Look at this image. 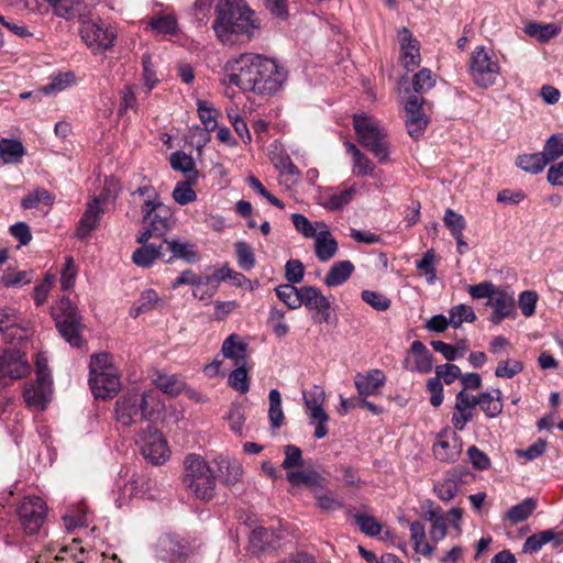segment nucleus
I'll use <instances>...</instances> for the list:
<instances>
[{"instance_id":"nucleus-1","label":"nucleus","mask_w":563,"mask_h":563,"mask_svg":"<svg viewBox=\"0 0 563 563\" xmlns=\"http://www.w3.org/2000/svg\"><path fill=\"white\" fill-rule=\"evenodd\" d=\"M287 79V70L274 59L255 53H242L227 60L224 80L244 92L273 96Z\"/></svg>"},{"instance_id":"nucleus-2","label":"nucleus","mask_w":563,"mask_h":563,"mask_svg":"<svg viewBox=\"0 0 563 563\" xmlns=\"http://www.w3.org/2000/svg\"><path fill=\"white\" fill-rule=\"evenodd\" d=\"M254 14L244 0H219L212 27L222 43H230L233 34L250 35L260 27Z\"/></svg>"},{"instance_id":"nucleus-3","label":"nucleus","mask_w":563,"mask_h":563,"mask_svg":"<svg viewBox=\"0 0 563 563\" xmlns=\"http://www.w3.org/2000/svg\"><path fill=\"white\" fill-rule=\"evenodd\" d=\"M163 408L159 395L154 390L144 391L141 396L129 394L117 400L115 419L123 427H130L143 420H152Z\"/></svg>"},{"instance_id":"nucleus-4","label":"nucleus","mask_w":563,"mask_h":563,"mask_svg":"<svg viewBox=\"0 0 563 563\" xmlns=\"http://www.w3.org/2000/svg\"><path fill=\"white\" fill-rule=\"evenodd\" d=\"M184 487L200 500H210L216 495V476L207 461L190 453L184 460Z\"/></svg>"},{"instance_id":"nucleus-5","label":"nucleus","mask_w":563,"mask_h":563,"mask_svg":"<svg viewBox=\"0 0 563 563\" xmlns=\"http://www.w3.org/2000/svg\"><path fill=\"white\" fill-rule=\"evenodd\" d=\"M353 125L362 146L372 152L378 162L386 163L390 154L389 142L379 122L368 115L355 114Z\"/></svg>"},{"instance_id":"nucleus-6","label":"nucleus","mask_w":563,"mask_h":563,"mask_svg":"<svg viewBox=\"0 0 563 563\" xmlns=\"http://www.w3.org/2000/svg\"><path fill=\"white\" fill-rule=\"evenodd\" d=\"M89 383L96 398H111L120 387L117 368L108 353L91 356Z\"/></svg>"},{"instance_id":"nucleus-7","label":"nucleus","mask_w":563,"mask_h":563,"mask_svg":"<svg viewBox=\"0 0 563 563\" xmlns=\"http://www.w3.org/2000/svg\"><path fill=\"white\" fill-rule=\"evenodd\" d=\"M278 298L290 309H296L301 305L310 309L318 310L323 316V320L329 318V301L321 292L312 286L296 287V284H279L275 289Z\"/></svg>"},{"instance_id":"nucleus-8","label":"nucleus","mask_w":563,"mask_h":563,"mask_svg":"<svg viewBox=\"0 0 563 563\" xmlns=\"http://www.w3.org/2000/svg\"><path fill=\"white\" fill-rule=\"evenodd\" d=\"M79 22L80 37L92 54H102L112 48L117 38L114 27L106 24L100 19L93 20L89 15Z\"/></svg>"},{"instance_id":"nucleus-9","label":"nucleus","mask_w":563,"mask_h":563,"mask_svg":"<svg viewBox=\"0 0 563 563\" xmlns=\"http://www.w3.org/2000/svg\"><path fill=\"white\" fill-rule=\"evenodd\" d=\"M53 317L60 335L71 345L79 347L82 344V324L76 307L69 299L62 298L52 307Z\"/></svg>"},{"instance_id":"nucleus-10","label":"nucleus","mask_w":563,"mask_h":563,"mask_svg":"<svg viewBox=\"0 0 563 563\" xmlns=\"http://www.w3.org/2000/svg\"><path fill=\"white\" fill-rule=\"evenodd\" d=\"M468 73L475 85L486 89L496 84L500 65L484 46H477L472 52Z\"/></svg>"},{"instance_id":"nucleus-11","label":"nucleus","mask_w":563,"mask_h":563,"mask_svg":"<svg viewBox=\"0 0 563 563\" xmlns=\"http://www.w3.org/2000/svg\"><path fill=\"white\" fill-rule=\"evenodd\" d=\"M143 230L139 233L137 243L144 244L151 238H163L169 228L170 210L159 200L148 207H141Z\"/></svg>"},{"instance_id":"nucleus-12","label":"nucleus","mask_w":563,"mask_h":563,"mask_svg":"<svg viewBox=\"0 0 563 563\" xmlns=\"http://www.w3.org/2000/svg\"><path fill=\"white\" fill-rule=\"evenodd\" d=\"M184 251V244L163 239L158 245L145 242L143 246L134 251L132 260L137 266L146 267L156 258L169 262L173 257L183 256Z\"/></svg>"},{"instance_id":"nucleus-13","label":"nucleus","mask_w":563,"mask_h":563,"mask_svg":"<svg viewBox=\"0 0 563 563\" xmlns=\"http://www.w3.org/2000/svg\"><path fill=\"white\" fill-rule=\"evenodd\" d=\"M26 354L16 349L0 352V386L5 387L30 374Z\"/></svg>"},{"instance_id":"nucleus-14","label":"nucleus","mask_w":563,"mask_h":563,"mask_svg":"<svg viewBox=\"0 0 563 563\" xmlns=\"http://www.w3.org/2000/svg\"><path fill=\"white\" fill-rule=\"evenodd\" d=\"M47 507L40 497H25L19 505L18 516L25 534L33 536L40 531L45 518Z\"/></svg>"},{"instance_id":"nucleus-15","label":"nucleus","mask_w":563,"mask_h":563,"mask_svg":"<svg viewBox=\"0 0 563 563\" xmlns=\"http://www.w3.org/2000/svg\"><path fill=\"white\" fill-rule=\"evenodd\" d=\"M140 446L145 460L155 465L164 464L170 456L167 441L162 432L152 424L140 435Z\"/></svg>"},{"instance_id":"nucleus-16","label":"nucleus","mask_w":563,"mask_h":563,"mask_svg":"<svg viewBox=\"0 0 563 563\" xmlns=\"http://www.w3.org/2000/svg\"><path fill=\"white\" fill-rule=\"evenodd\" d=\"M325 393L319 386H313L310 390L303 391V401L309 410L310 418L317 421L314 438L322 439L328 434L327 422L329 416L323 409Z\"/></svg>"},{"instance_id":"nucleus-17","label":"nucleus","mask_w":563,"mask_h":563,"mask_svg":"<svg viewBox=\"0 0 563 563\" xmlns=\"http://www.w3.org/2000/svg\"><path fill=\"white\" fill-rule=\"evenodd\" d=\"M155 551L159 559L170 563H184L191 553L188 543L184 539L172 534L161 537Z\"/></svg>"},{"instance_id":"nucleus-18","label":"nucleus","mask_w":563,"mask_h":563,"mask_svg":"<svg viewBox=\"0 0 563 563\" xmlns=\"http://www.w3.org/2000/svg\"><path fill=\"white\" fill-rule=\"evenodd\" d=\"M423 101L421 97L410 96L405 103V124L408 134L413 139L423 134L429 122L422 109Z\"/></svg>"},{"instance_id":"nucleus-19","label":"nucleus","mask_w":563,"mask_h":563,"mask_svg":"<svg viewBox=\"0 0 563 563\" xmlns=\"http://www.w3.org/2000/svg\"><path fill=\"white\" fill-rule=\"evenodd\" d=\"M432 450L437 460L454 463L462 452V439L456 433L449 434L448 430H443L437 435Z\"/></svg>"},{"instance_id":"nucleus-20","label":"nucleus","mask_w":563,"mask_h":563,"mask_svg":"<svg viewBox=\"0 0 563 563\" xmlns=\"http://www.w3.org/2000/svg\"><path fill=\"white\" fill-rule=\"evenodd\" d=\"M56 15L66 20L78 19L79 21L90 15L91 10L99 0H47Z\"/></svg>"},{"instance_id":"nucleus-21","label":"nucleus","mask_w":563,"mask_h":563,"mask_svg":"<svg viewBox=\"0 0 563 563\" xmlns=\"http://www.w3.org/2000/svg\"><path fill=\"white\" fill-rule=\"evenodd\" d=\"M477 401L475 396L465 390L456 394L455 405L452 412L451 423L455 430L462 431L474 418Z\"/></svg>"},{"instance_id":"nucleus-22","label":"nucleus","mask_w":563,"mask_h":563,"mask_svg":"<svg viewBox=\"0 0 563 563\" xmlns=\"http://www.w3.org/2000/svg\"><path fill=\"white\" fill-rule=\"evenodd\" d=\"M0 332L8 342L22 341L27 336L29 323L13 309H7L0 314Z\"/></svg>"},{"instance_id":"nucleus-23","label":"nucleus","mask_w":563,"mask_h":563,"mask_svg":"<svg viewBox=\"0 0 563 563\" xmlns=\"http://www.w3.org/2000/svg\"><path fill=\"white\" fill-rule=\"evenodd\" d=\"M53 382H30L23 390V398L29 408L43 411L53 394Z\"/></svg>"},{"instance_id":"nucleus-24","label":"nucleus","mask_w":563,"mask_h":563,"mask_svg":"<svg viewBox=\"0 0 563 563\" xmlns=\"http://www.w3.org/2000/svg\"><path fill=\"white\" fill-rule=\"evenodd\" d=\"M486 306L493 308L492 322L499 324L504 319L510 317L515 309V300L511 294L496 287L489 295Z\"/></svg>"},{"instance_id":"nucleus-25","label":"nucleus","mask_w":563,"mask_h":563,"mask_svg":"<svg viewBox=\"0 0 563 563\" xmlns=\"http://www.w3.org/2000/svg\"><path fill=\"white\" fill-rule=\"evenodd\" d=\"M398 41L400 44L401 62L404 67L408 70H413L421 62L417 41L407 27H402L398 31Z\"/></svg>"},{"instance_id":"nucleus-26","label":"nucleus","mask_w":563,"mask_h":563,"mask_svg":"<svg viewBox=\"0 0 563 563\" xmlns=\"http://www.w3.org/2000/svg\"><path fill=\"white\" fill-rule=\"evenodd\" d=\"M385 382V374L380 369H371L365 374L357 373L354 378V385L360 397L379 394Z\"/></svg>"},{"instance_id":"nucleus-27","label":"nucleus","mask_w":563,"mask_h":563,"mask_svg":"<svg viewBox=\"0 0 563 563\" xmlns=\"http://www.w3.org/2000/svg\"><path fill=\"white\" fill-rule=\"evenodd\" d=\"M405 367L411 372L427 374L432 369V354L421 341H413Z\"/></svg>"},{"instance_id":"nucleus-28","label":"nucleus","mask_w":563,"mask_h":563,"mask_svg":"<svg viewBox=\"0 0 563 563\" xmlns=\"http://www.w3.org/2000/svg\"><path fill=\"white\" fill-rule=\"evenodd\" d=\"M280 534L272 528L256 527L250 534V545L253 552H266L279 547Z\"/></svg>"},{"instance_id":"nucleus-29","label":"nucleus","mask_w":563,"mask_h":563,"mask_svg":"<svg viewBox=\"0 0 563 563\" xmlns=\"http://www.w3.org/2000/svg\"><path fill=\"white\" fill-rule=\"evenodd\" d=\"M102 213L103 210L100 207V200L93 198L88 203L87 209L77 224L76 235L81 240L88 238L90 233L97 229Z\"/></svg>"},{"instance_id":"nucleus-30","label":"nucleus","mask_w":563,"mask_h":563,"mask_svg":"<svg viewBox=\"0 0 563 563\" xmlns=\"http://www.w3.org/2000/svg\"><path fill=\"white\" fill-rule=\"evenodd\" d=\"M317 227L320 228V231L314 236V251L317 257L320 261L325 262L335 255L338 251V243L324 222L317 221Z\"/></svg>"},{"instance_id":"nucleus-31","label":"nucleus","mask_w":563,"mask_h":563,"mask_svg":"<svg viewBox=\"0 0 563 563\" xmlns=\"http://www.w3.org/2000/svg\"><path fill=\"white\" fill-rule=\"evenodd\" d=\"M477 406L481 407L482 411L489 419L496 418L503 412L501 390L496 388L492 391L481 393L475 396Z\"/></svg>"},{"instance_id":"nucleus-32","label":"nucleus","mask_w":563,"mask_h":563,"mask_svg":"<svg viewBox=\"0 0 563 563\" xmlns=\"http://www.w3.org/2000/svg\"><path fill=\"white\" fill-rule=\"evenodd\" d=\"M538 507V500L533 497H528L521 503L511 506L503 516L504 521L511 525H517L526 521L532 516Z\"/></svg>"},{"instance_id":"nucleus-33","label":"nucleus","mask_w":563,"mask_h":563,"mask_svg":"<svg viewBox=\"0 0 563 563\" xmlns=\"http://www.w3.org/2000/svg\"><path fill=\"white\" fill-rule=\"evenodd\" d=\"M25 155V148L21 141L2 139L0 141V158L4 164H16Z\"/></svg>"},{"instance_id":"nucleus-34","label":"nucleus","mask_w":563,"mask_h":563,"mask_svg":"<svg viewBox=\"0 0 563 563\" xmlns=\"http://www.w3.org/2000/svg\"><path fill=\"white\" fill-rule=\"evenodd\" d=\"M218 466L222 483L227 486H233L241 481L243 467L238 461L220 459Z\"/></svg>"},{"instance_id":"nucleus-35","label":"nucleus","mask_w":563,"mask_h":563,"mask_svg":"<svg viewBox=\"0 0 563 563\" xmlns=\"http://www.w3.org/2000/svg\"><path fill=\"white\" fill-rule=\"evenodd\" d=\"M155 386L169 396H176L185 388V383L175 374L157 373L153 378Z\"/></svg>"},{"instance_id":"nucleus-36","label":"nucleus","mask_w":563,"mask_h":563,"mask_svg":"<svg viewBox=\"0 0 563 563\" xmlns=\"http://www.w3.org/2000/svg\"><path fill=\"white\" fill-rule=\"evenodd\" d=\"M287 481L292 485L322 486L325 481L313 470L289 471L286 474Z\"/></svg>"},{"instance_id":"nucleus-37","label":"nucleus","mask_w":563,"mask_h":563,"mask_svg":"<svg viewBox=\"0 0 563 563\" xmlns=\"http://www.w3.org/2000/svg\"><path fill=\"white\" fill-rule=\"evenodd\" d=\"M516 165L527 173L539 174L548 165V162L540 152L519 155L516 159Z\"/></svg>"},{"instance_id":"nucleus-38","label":"nucleus","mask_w":563,"mask_h":563,"mask_svg":"<svg viewBox=\"0 0 563 563\" xmlns=\"http://www.w3.org/2000/svg\"><path fill=\"white\" fill-rule=\"evenodd\" d=\"M410 528V537L413 541V548L416 552L421 553L424 556H431L434 548L429 543L424 542L426 539V529L424 526L420 521H413L409 526Z\"/></svg>"},{"instance_id":"nucleus-39","label":"nucleus","mask_w":563,"mask_h":563,"mask_svg":"<svg viewBox=\"0 0 563 563\" xmlns=\"http://www.w3.org/2000/svg\"><path fill=\"white\" fill-rule=\"evenodd\" d=\"M246 346L244 343L236 341V335L231 334L222 344V353L225 357L234 361L235 364L245 363Z\"/></svg>"},{"instance_id":"nucleus-40","label":"nucleus","mask_w":563,"mask_h":563,"mask_svg":"<svg viewBox=\"0 0 563 563\" xmlns=\"http://www.w3.org/2000/svg\"><path fill=\"white\" fill-rule=\"evenodd\" d=\"M346 512L349 516L354 517L355 523L364 534L368 537H376L382 532L383 526L374 516L353 514L352 509H347Z\"/></svg>"},{"instance_id":"nucleus-41","label":"nucleus","mask_w":563,"mask_h":563,"mask_svg":"<svg viewBox=\"0 0 563 563\" xmlns=\"http://www.w3.org/2000/svg\"><path fill=\"white\" fill-rule=\"evenodd\" d=\"M555 532L552 530H543L528 537L522 545L523 553H536L542 549L544 544L554 540Z\"/></svg>"},{"instance_id":"nucleus-42","label":"nucleus","mask_w":563,"mask_h":563,"mask_svg":"<svg viewBox=\"0 0 563 563\" xmlns=\"http://www.w3.org/2000/svg\"><path fill=\"white\" fill-rule=\"evenodd\" d=\"M561 29L553 23L540 24V23H530L526 33L532 37L541 42H547L550 38L554 37L560 33Z\"/></svg>"},{"instance_id":"nucleus-43","label":"nucleus","mask_w":563,"mask_h":563,"mask_svg":"<svg viewBox=\"0 0 563 563\" xmlns=\"http://www.w3.org/2000/svg\"><path fill=\"white\" fill-rule=\"evenodd\" d=\"M53 200L54 197L48 190L44 188H36L23 197L21 206L23 209H34L37 208L40 203L48 206Z\"/></svg>"},{"instance_id":"nucleus-44","label":"nucleus","mask_w":563,"mask_h":563,"mask_svg":"<svg viewBox=\"0 0 563 563\" xmlns=\"http://www.w3.org/2000/svg\"><path fill=\"white\" fill-rule=\"evenodd\" d=\"M269 409L268 416L273 428H279L284 421V412L282 409V396L277 389H272L268 395Z\"/></svg>"},{"instance_id":"nucleus-45","label":"nucleus","mask_w":563,"mask_h":563,"mask_svg":"<svg viewBox=\"0 0 563 563\" xmlns=\"http://www.w3.org/2000/svg\"><path fill=\"white\" fill-rule=\"evenodd\" d=\"M354 271V265L350 261H340L332 265L323 282H345Z\"/></svg>"},{"instance_id":"nucleus-46","label":"nucleus","mask_w":563,"mask_h":563,"mask_svg":"<svg viewBox=\"0 0 563 563\" xmlns=\"http://www.w3.org/2000/svg\"><path fill=\"white\" fill-rule=\"evenodd\" d=\"M450 325L457 329L463 322H474L476 314L472 307L457 305L450 310Z\"/></svg>"},{"instance_id":"nucleus-47","label":"nucleus","mask_w":563,"mask_h":563,"mask_svg":"<svg viewBox=\"0 0 563 563\" xmlns=\"http://www.w3.org/2000/svg\"><path fill=\"white\" fill-rule=\"evenodd\" d=\"M548 164L563 155V133L552 134L541 152Z\"/></svg>"},{"instance_id":"nucleus-48","label":"nucleus","mask_w":563,"mask_h":563,"mask_svg":"<svg viewBox=\"0 0 563 563\" xmlns=\"http://www.w3.org/2000/svg\"><path fill=\"white\" fill-rule=\"evenodd\" d=\"M235 366L236 368L229 375V385L233 389L245 394L250 388L245 363L235 364Z\"/></svg>"},{"instance_id":"nucleus-49","label":"nucleus","mask_w":563,"mask_h":563,"mask_svg":"<svg viewBox=\"0 0 563 563\" xmlns=\"http://www.w3.org/2000/svg\"><path fill=\"white\" fill-rule=\"evenodd\" d=\"M75 76L73 73H59L58 75L54 76L49 84L43 86L41 88V91L44 95H49L53 92L62 91L66 89L68 86L71 85L74 81Z\"/></svg>"},{"instance_id":"nucleus-50","label":"nucleus","mask_w":563,"mask_h":563,"mask_svg":"<svg viewBox=\"0 0 563 563\" xmlns=\"http://www.w3.org/2000/svg\"><path fill=\"white\" fill-rule=\"evenodd\" d=\"M434 85L435 79L432 71L428 68H422L413 76L412 88L417 93H424L433 88Z\"/></svg>"},{"instance_id":"nucleus-51","label":"nucleus","mask_w":563,"mask_h":563,"mask_svg":"<svg viewBox=\"0 0 563 563\" xmlns=\"http://www.w3.org/2000/svg\"><path fill=\"white\" fill-rule=\"evenodd\" d=\"M173 199L180 206L188 205L197 199L196 191L191 188L189 181H179L176 184L173 192Z\"/></svg>"},{"instance_id":"nucleus-52","label":"nucleus","mask_w":563,"mask_h":563,"mask_svg":"<svg viewBox=\"0 0 563 563\" xmlns=\"http://www.w3.org/2000/svg\"><path fill=\"white\" fill-rule=\"evenodd\" d=\"M291 221L296 230L300 232L305 238L312 239L320 231V228L317 227V222H310L303 214L292 213Z\"/></svg>"},{"instance_id":"nucleus-53","label":"nucleus","mask_w":563,"mask_h":563,"mask_svg":"<svg viewBox=\"0 0 563 563\" xmlns=\"http://www.w3.org/2000/svg\"><path fill=\"white\" fill-rule=\"evenodd\" d=\"M314 498L318 507L327 512L339 510L344 506L343 503L336 499L330 492L316 490Z\"/></svg>"},{"instance_id":"nucleus-54","label":"nucleus","mask_w":563,"mask_h":563,"mask_svg":"<svg viewBox=\"0 0 563 563\" xmlns=\"http://www.w3.org/2000/svg\"><path fill=\"white\" fill-rule=\"evenodd\" d=\"M198 114L201 123L207 131H213L217 128V110L209 106L207 101L198 100Z\"/></svg>"},{"instance_id":"nucleus-55","label":"nucleus","mask_w":563,"mask_h":563,"mask_svg":"<svg viewBox=\"0 0 563 563\" xmlns=\"http://www.w3.org/2000/svg\"><path fill=\"white\" fill-rule=\"evenodd\" d=\"M445 227L450 230L453 238L462 235L465 229V219L462 214L454 212L452 209H446L443 218Z\"/></svg>"},{"instance_id":"nucleus-56","label":"nucleus","mask_w":563,"mask_h":563,"mask_svg":"<svg viewBox=\"0 0 563 563\" xmlns=\"http://www.w3.org/2000/svg\"><path fill=\"white\" fill-rule=\"evenodd\" d=\"M356 192V187L351 186L339 194L331 195L327 202L325 207L330 210H339L346 206L353 198Z\"/></svg>"},{"instance_id":"nucleus-57","label":"nucleus","mask_w":563,"mask_h":563,"mask_svg":"<svg viewBox=\"0 0 563 563\" xmlns=\"http://www.w3.org/2000/svg\"><path fill=\"white\" fill-rule=\"evenodd\" d=\"M130 192L133 198L137 196L145 198L141 207H148L155 201L159 200L156 189L148 181L135 188H133L132 184H130Z\"/></svg>"},{"instance_id":"nucleus-58","label":"nucleus","mask_w":563,"mask_h":563,"mask_svg":"<svg viewBox=\"0 0 563 563\" xmlns=\"http://www.w3.org/2000/svg\"><path fill=\"white\" fill-rule=\"evenodd\" d=\"M150 26L161 34L174 35L178 31L177 21L173 15H165L152 19L150 22Z\"/></svg>"},{"instance_id":"nucleus-59","label":"nucleus","mask_w":563,"mask_h":563,"mask_svg":"<svg viewBox=\"0 0 563 563\" xmlns=\"http://www.w3.org/2000/svg\"><path fill=\"white\" fill-rule=\"evenodd\" d=\"M227 420L229 421L230 430L242 437L246 420L243 409L240 406H232L227 415Z\"/></svg>"},{"instance_id":"nucleus-60","label":"nucleus","mask_w":563,"mask_h":563,"mask_svg":"<svg viewBox=\"0 0 563 563\" xmlns=\"http://www.w3.org/2000/svg\"><path fill=\"white\" fill-rule=\"evenodd\" d=\"M285 453V460L282 464V466L289 471H294V467L302 466L303 460H302V452L301 450L292 444H288L284 448Z\"/></svg>"},{"instance_id":"nucleus-61","label":"nucleus","mask_w":563,"mask_h":563,"mask_svg":"<svg viewBox=\"0 0 563 563\" xmlns=\"http://www.w3.org/2000/svg\"><path fill=\"white\" fill-rule=\"evenodd\" d=\"M362 299L378 311H385L390 307V300L382 292L364 290Z\"/></svg>"},{"instance_id":"nucleus-62","label":"nucleus","mask_w":563,"mask_h":563,"mask_svg":"<svg viewBox=\"0 0 563 563\" xmlns=\"http://www.w3.org/2000/svg\"><path fill=\"white\" fill-rule=\"evenodd\" d=\"M523 369V365L517 360L500 361L495 369L497 377L511 378Z\"/></svg>"},{"instance_id":"nucleus-63","label":"nucleus","mask_w":563,"mask_h":563,"mask_svg":"<svg viewBox=\"0 0 563 563\" xmlns=\"http://www.w3.org/2000/svg\"><path fill=\"white\" fill-rule=\"evenodd\" d=\"M158 302V296L153 289H148L144 291L140 298V305L132 308L130 314L133 318H136L139 314L143 313L145 310L153 309L155 305Z\"/></svg>"},{"instance_id":"nucleus-64","label":"nucleus","mask_w":563,"mask_h":563,"mask_svg":"<svg viewBox=\"0 0 563 563\" xmlns=\"http://www.w3.org/2000/svg\"><path fill=\"white\" fill-rule=\"evenodd\" d=\"M459 490V484L456 481L448 478L434 486L437 496L443 501L452 500Z\"/></svg>"}]
</instances>
